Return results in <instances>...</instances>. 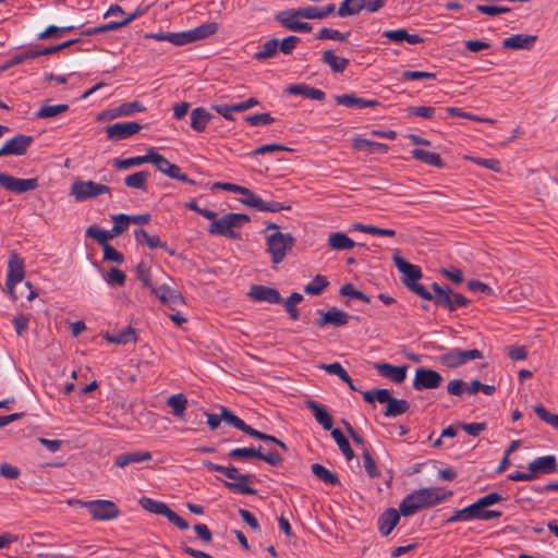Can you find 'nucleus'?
Wrapping results in <instances>:
<instances>
[{"instance_id":"e2e57ef3","label":"nucleus","mask_w":558,"mask_h":558,"mask_svg":"<svg viewBox=\"0 0 558 558\" xmlns=\"http://www.w3.org/2000/svg\"><path fill=\"white\" fill-rule=\"evenodd\" d=\"M244 120L252 126L267 125L275 122V118L268 112L246 116Z\"/></svg>"},{"instance_id":"5fc2aeb1","label":"nucleus","mask_w":558,"mask_h":558,"mask_svg":"<svg viewBox=\"0 0 558 558\" xmlns=\"http://www.w3.org/2000/svg\"><path fill=\"white\" fill-rule=\"evenodd\" d=\"M350 32L341 33L338 29L329 28V27H323L316 35V39L324 40V39H331L337 41H344L349 38Z\"/></svg>"},{"instance_id":"a18cd8bd","label":"nucleus","mask_w":558,"mask_h":558,"mask_svg":"<svg viewBox=\"0 0 558 558\" xmlns=\"http://www.w3.org/2000/svg\"><path fill=\"white\" fill-rule=\"evenodd\" d=\"M167 404L174 416L182 418L186 411L187 398L183 393L172 395L167 399Z\"/></svg>"},{"instance_id":"338daca9","label":"nucleus","mask_w":558,"mask_h":558,"mask_svg":"<svg viewBox=\"0 0 558 558\" xmlns=\"http://www.w3.org/2000/svg\"><path fill=\"white\" fill-rule=\"evenodd\" d=\"M408 112L410 116L433 119L435 117L436 108L430 106L409 107Z\"/></svg>"},{"instance_id":"f3484780","label":"nucleus","mask_w":558,"mask_h":558,"mask_svg":"<svg viewBox=\"0 0 558 558\" xmlns=\"http://www.w3.org/2000/svg\"><path fill=\"white\" fill-rule=\"evenodd\" d=\"M527 470L533 474V480L539 475L556 473L557 459L553 454L537 457L527 464Z\"/></svg>"},{"instance_id":"393cba45","label":"nucleus","mask_w":558,"mask_h":558,"mask_svg":"<svg viewBox=\"0 0 558 558\" xmlns=\"http://www.w3.org/2000/svg\"><path fill=\"white\" fill-rule=\"evenodd\" d=\"M151 294H155L161 303L170 304V305H180L184 304V299L182 294L170 287L162 284L159 288H151Z\"/></svg>"},{"instance_id":"423d86ee","label":"nucleus","mask_w":558,"mask_h":558,"mask_svg":"<svg viewBox=\"0 0 558 558\" xmlns=\"http://www.w3.org/2000/svg\"><path fill=\"white\" fill-rule=\"evenodd\" d=\"M78 504L88 509L92 519L95 521H109L120 515L118 506L111 500L96 499L90 501L73 500L70 505Z\"/></svg>"},{"instance_id":"09e8293b","label":"nucleus","mask_w":558,"mask_h":558,"mask_svg":"<svg viewBox=\"0 0 558 558\" xmlns=\"http://www.w3.org/2000/svg\"><path fill=\"white\" fill-rule=\"evenodd\" d=\"M439 363L447 368H457L462 365L459 348L449 350L438 356Z\"/></svg>"},{"instance_id":"f03ea898","label":"nucleus","mask_w":558,"mask_h":558,"mask_svg":"<svg viewBox=\"0 0 558 558\" xmlns=\"http://www.w3.org/2000/svg\"><path fill=\"white\" fill-rule=\"evenodd\" d=\"M218 31L216 22L204 23L193 29L179 33H147L146 39H155L158 41H169L175 46H184L194 41H198L215 35Z\"/></svg>"},{"instance_id":"6e6d98bb","label":"nucleus","mask_w":558,"mask_h":558,"mask_svg":"<svg viewBox=\"0 0 558 558\" xmlns=\"http://www.w3.org/2000/svg\"><path fill=\"white\" fill-rule=\"evenodd\" d=\"M86 236L96 240L104 247L108 244V240L112 238V234L97 226H90L86 230Z\"/></svg>"},{"instance_id":"603ef678","label":"nucleus","mask_w":558,"mask_h":558,"mask_svg":"<svg viewBox=\"0 0 558 558\" xmlns=\"http://www.w3.org/2000/svg\"><path fill=\"white\" fill-rule=\"evenodd\" d=\"M148 162V153L144 156H135L125 159H114L113 166L119 170H125L131 167L141 166Z\"/></svg>"},{"instance_id":"412c9836","label":"nucleus","mask_w":558,"mask_h":558,"mask_svg":"<svg viewBox=\"0 0 558 558\" xmlns=\"http://www.w3.org/2000/svg\"><path fill=\"white\" fill-rule=\"evenodd\" d=\"M153 458L149 451H128L114 457L113 465L124 469L131 464L147 462Z\"/></svg>"},{"instance_id":"49530a36","label":"nucleus","mask_w":558,"mask_h":558,"mask_svg":"<svg viewBox=\"0 0 558 558\" xmlns=\"http://www.w3.org/2000/svg\"><path fill=\"white\" fill-rule=\"evenodd\" d=\"M410 408V403L404 399L392 398L388 403L385 416L387 417H397L404 414Z\"/></svg>"},{"instance_id":"c03bdc74","label":"nucleus","mask_w":558,"mask_h":558,"mask_svg":"<svg viewBox=\"0 0 558 558\" xmlns=\"http://www.w3.org/2000/svg\"><path fill=\"white\" fill-rule=\"evenodd\" d=\"M69 110V105L59 104V105H48L44 104L35 113L38 119H48L57 117L61 113H64Z\"/></svg>"},{"instance_id":"72a5a7b5","label":"nucleus","mask_w":558,"mask_h":558,"mask_svg":"<svg viewBox=\"0 0 558 558\" xmlns=\"http://www.w3.org/2000/svg\"><path fill=\"white\" fill-rule=\"evenodd\" d=\"M353 147L368 154H386L389 149L387 144L373 142L366 138H355Z\"/></svg>"},{"instance_id":"c85d7f7f","label":"nucleus","mask_w":558,"mask_h":558,"mask_svg":"<svg viewBox=\"0 0 558 558\" xmlns=\"http://www.w3.org/2000/svg\"><path fill=\"white\" fill-rule=\"evenodd\" d=\"M383 36L395 43L407 41L410 45H417L424 39L417 34H409L405 28L384 31Z\"/></svg>"},{"instance_id":"2f4dec72","label":"nucleus","mask_w":558,"mask_h":558,"mask_svg":"<svg viewBox=\"0 0 558 558\" xmlns=\"http://www.w3.org/2000/svg\"><path fill=\"white\" fill-rule=\"evenodd\" d=\"M468 512H470V518L472 520H490L501 517L500 511L496 510H487L480 499H477L472 505L468 506Z\"/></svg>"},{"instance_id":"ddd939ff","label":"nucleus","mask_w":558,"mask_h":558,"mask_svg":"<svg viewBox=\"0 0 558 558\" xmlns=\"http://www.w3.org/2000/svg\"><path fill=\"white\" fill-rule=\"evenodd\" d=\"M24 275L25 268L23 259L20 258L17 254H12L8 262L5 286L13 299H16L14 288L17 283L23 281Z\"/></svg>"},{"instance_id":"7ed1b4c3","label":"nucleus","mask_w":558,"mask_h":558,"mask_svg":"<svg viewBox=\"0 0 558 558\" xmlns=\"http://www.w3.org/2000/svg\"><path fill=\"white\" fill-rule=\"evenodd\" d=\"M392 260L397 269L402 274L401 281L403 286L423 300H432V293L417 282L423 276L421 268L407 262L398 250L395 251Z\"/></svg>"},{"instance_id":"cd10ccee","label":"nucleus","mask_w":558,"mask_h":558,"mask_svg":"<svg viewBox=\"0 0 558 558\" xmlns=\"http://www.w3.org/2000/svg\"><path fill=\"white\" fill-rule=\"evenodd\" d=\"M104 338L109 343L128 344L137 341V333L136 330L131 325H129L120 331L113 333L106 332Z\"/></svg>"},{"instance_id":"79ce46f5","label":"nucleus","mask_w":558,"mask_h":558,"mask_svg":"<svg viewBox=\"0 0 558 558\" xmlns=\"http://www.w3.org/2000/svg\"><path fill=\"white\" fill-rule=\"evenodd\" d=\"M220 411L222 412V421H225L228 425L235 427L246 435L250 433L252 426L247 425L242 418L236 416L228 408L220 407Z\"/></svg>"},{"instance_id":"a19ab883","label":"nucleus","mask_w":558,"mask_h":558,"mask_svg":"<svg viewBox=\"0 0 558 558\" xmlns=\"http://www.w3.org/2000/svg\"><path fill=\"white\" fill-rule=\"evenodd\" d=\"M149 179V172L138 171L129 174L124 178V184L131 189H137L142 191L147 190V181Z\"/></svg>"},{"instance_id":"3c124183","label":"nucleus","mask_w":558,"mask_h":558,"mask_svg":"<svg viewBox=\"0 0 558 558\" xmlns=\"http://www.w3.org/2000/svg\"><path fill=\"white\" fill-rule=\"evenodd\" d=\"M260 454V447L254 448H234L228 452V457L233 460H240V459H258Z\"/></svg>"},{"instance_id":"20e7f679","label":"nucleus","mask_w":558,"mask_h":558,"mask_svg":"<svg viewBox=\"0 0 558 558\" xmlns=\"http://www.w3.org/2000/svg\"><path fill=\"white\" fill-rule=\"evenodd\" d=\"M250 216L242 213H228L209 225L208 232L213 235H222L232 240H241L236 229L250 222Z\"/></svg>"},{"instance_id":"13d9d810","label":"nucleus","mask_w":558,"mask_h":558,"mask_svg":"<svg viewBox=\"0 0 558 558\" xmlns=\"http://www.w3.org/2000/svg\"><path fill=\"white\" fill-rule=\"evenodd\" d=\"M362 458H363L364 469H365L366 473L368 474V476L372 478L379 477L380 472L378 471L376 462L373 459V457L367 448L363 449Z\"/></svg>"},{"instance_id":"58836bf2","label":"nucleus","mask_w":558,"mask_h":558,"mask_svg":"<svg viewBox=\"0 0 558 558\" xmlns=\"http://www.w3.org/2000/svg\"><path fill=\"white\" fill-rule=\"evenodd\" d=\"M364 10V0H343L337 11L340 17L357 15Z\"/></svg>"},{"instance_id":"4c0bfd02","label":"nucleus","mask_w":558,"mask_h":558,"mask_svg":"<svg viewBox=\"0 0 558 558\" xmlns=\"http://www.w3.org/2000/svg\"><path fill=\"white\" fill-rule=\"evenodd\" d=\"M144 110L145 107L137 100L124 102L111 110L110 118L114 119L118 117H128L134 114L135 112H143Z\"/></svg>"},{"instance_id":"680f3d73","label":"nucleus","mask_w":558,"mask_h":558,"mask_svg":"<svg viewBox=\"0 0 558 558\" xmlns=\"http://www.w3.org/2000/svg\"><path fill=\"white\" fill-rule=\"evenodd\" d=\"M113 221V228H112V235H118L123 233L130 225V216L125 214H119L116 216H112Z\"/></svg>"},{"instance_id":"1a4fd4ad","label":"nucleus","mask_w":558,"mask_h":558,"mask_svg":"<svg viewBox=\"0 0 558 558\" xmlns=\"http://www.w3.org/2000/svg\"><path fill=\"white\" fill-rule=\"evenodd\" d=\"M222 474L234 481L223 482L227 488L243 495H255L257 493L255 488L247 485L252 480L251 474L240 473L239 470L233 465L226 466Z\"/></svg>"},{"instance_id":"c9c22d12","label":"nucleus","mask_w":558,"mask_h":558,"mask_svg":"<svg viewBox=\"0 0 558 558\" xmlns=\"http://www.w3.org/2000/svg\"><path fill=\"white\" fill-rule=\"evenodd\" d=\"M279 50V39L270 38L266 40L260 49L254 53V59L257 61H264L267 59L275 58Z\"/></svg>"},{"instance_id":"4be33fe9","label":"nucleus","mask_w":558,"mask_h":558,"mask_svg":"<svg viewBox=\"0 0 558 558\" xmlns=\"http://www.w3.org/2000/svg\"><path fill=\"white\" fill-rule=\"evenodd\" d=\"M335 101L340 105L348 108H367V107H376L379 105V101L377 99H365L356 96L354 93L352 94H342V95H336Z\"/></svg>"},{"instance_id":"aec40b11","label":"nucleus","mask_w":558,"mask_h":558,"mask_svg":"<svg viewBox=\"0 0 558 558\" xmlns=\"http://www.w3.org/2000/svg\"><path fill=\"white\" fill-rule=\"evenodd\" d=\"M375 369L380 376L390 379L396 384H401L407 378L408 365L396 366L389 363H376Z\"/></svg>"},{"instance_id":"864d4df0","label":"nucleus","mask_w":558,"mask_h":558,"mask_svg":"<svg viewBox=\"0 0 558 558\" xmlns=\"http://www.w3.org/2000/svg\"><path fill=\"white\" fill-rule=\"evenodd\" d=\"M148 162H151L163 174L168 173V168L172 165L167 158L157 153L155 148L148 149Z\"/></svg>"},{"instance_id":"dca6fc26","label":"nucleus","mask_w":558,"mask_h":558,"mask_svg":"<svg viewBox=\"0 0 558 558\" xmlns=\"http://www.w3.org/2000/svg\"><path fill=\"white\" fill-rule=\"evenodd\" d=\"M317 314H319L320 317L316 320V325L320 328L325 326L339 328L345 326L351 318L349 313L338 310L335 306L326 312L318 310Z\"/></svg>"},{"instance_id":"f257e3e1","label":"nucleus","mask_w":558,"mask_h":558,"mask_svg":"<svg viewBox=\"0 0 558 558\" xmlns=\"http://www.w3.org/2000/svg\"><path fill=\"white\" fill-rule=\"evenodd\" d=\"M452 496L451 490L440 487H426L407 495L399 505V511L403 517L415 514L421 509L436 506Z\"/></svg>"},{"instance_id":"7c9ffc66","label":"nucleus","mask_w":558,"mask_h":558,"mask_svg":"<svg viewBox=\"0 0 558 558\" xmlns=\"http://www.w3.org/2000/svg\"><path fill=\"white\" fill-rule=\"evenodd\" d=\"M214 116L204 107H197L191 112V128L201 133L206 130L208 122Z\"/></svg>"},{"instance_id":"de8ad7c7","label":"nucleus","mask_w":558,"mask_h":558,"mask_svg":"<svg viewBox=\"0 0 558 558\" xmlns=\"http://www.w3.org/2000/svg\"><path fill=\"white\" fill-rule=\"evenodd\" d=\"M329 282L323 275H316L311 282L304 287V292L308 295H319Z\"/></svg>"},{"instance_id":"052dcab7","label":"nucleus","mask_w":558,"mask_h":558,"mask_svg":"<svg viewBox=\"0 0 558 558\" xmlns=\"http://www.w3.org/2000/svg\"><path fill=\"white\" fill-rule=\"evenodd\" d=\"M241 190L243 192H239V194L244 196L241 202L244 205L258 210L259 206L263 205V199L245 186H241Z\"/></svg>"},{"instance_id":"4d7b16f0","label":"nucleus","mask_w":558,"mask_h":558,"mask_svg":"<svg viewBox=\"0 0 558 558\" xmlns=\"http://www.w3.org/2000/svg\"><path fill=\"white\" fill-rule=\"evenodd\" d=\"M339 293L343 296H350V298H353V299H357L364 303H369L371 302V299L368 295H366L365 293H363L362 291L360 290H356L354 288V286L350 282L348 283H344L340 287V290H339Z\"/></svg>"},{"instance_id":"6ab92c4d","label":"nucleus","mask_w":558,"mask_h":558,"mask_svg":"<svg viewBox=\"0 0 558 558\" xmlns=\"http://www.w3.org/2000/svg\"><path fill=\"white\" fill-rule=\"evenodd\" d=\"M248 296L256 302H267L270 304H278L282 301V298L277 289L254 284L248 291Z\"/></svg>"},{"instance_id":"a211bd4d","label":"nucleus","mask_w":558,"mask_h":558,"mask_svg":"<svg viewBox=\"0 0 558 558\" xmlns=\"http://www.w3.org/2000/svg\"><path fill=\"white\" fill-rule=\"evenodd\" d=\"M33 143V137L24 134H16L11 140H9L1 148H0V157L16 155H24L27 148Z\"/></svg>"},{"instance_id":"f8f14e48","label":"nucleus","mask_w":558,"mask_h":558,"mask_svg":"<svg viewBox=\"0 0 558 558\" xmlns=\"http://www.w3.org/2000/svg\"><path fill=\"white\" fill-rule=\"evenodd\" d=\"M142 129V124L135 121L117 122L105 128L107 140L114 142L126 140Z\"/></svg>"},{"instance_id":"0eeeda50","label":"nucleus","mask_w":558,"mask_h":558,"mask_svg":"<svg viewBox=\"0 0 558 558\" xmlns=\"http://www.w3.org/2000/svg\"><path fill=\"white\" fill-rule=\"evenodd\" d=\"M267 252L271 256L274 265H278L283 260L287 253L292 250L294 245V238L290 233H282L276 231L266 239Z\"/></svg>"},{"instance_id":"69168bd1","label":"nucleus","mask_w":558,"mask_h":558,"mask_svg":"<svg viewBox=\"0 0 558 558\" xmlns=\"http://www.w3.org/2000/svg\"><path fill=\"white\" fill-rule=\"evenodd\" d=\"M301 43V38L294 35L288 36L279 41V50L283 54H291L296 46Z\"/></svg>"},{"instance_id":"2eb2a0df","label":"nucleus","mask_w":558,"mask_h":558,"mask_svg":"<svg viewBox=\"0 0 558 558\" xmlns=\"http://www.w3.org/2000/svg\"><path fill=\"white\" fill-rule=\"evenodd\" d=\"M38 185L37 178L19 179L8 173H0V186L17 194L33 191Z\"/></svg>"},{"instance_id":"9b49d317","label":"nucleus","mask_w":558,"mask_h":558,"mask_svg":"<svg viewBox=\"0 0 558 558\" xmlns=\"http://www.w3.org/2000/svg\"><path fill=\"white\" fill-rule=\"evenodd\" d=\"M299 9L295 10H283L275 15V20L278 21L286 29L291 32L310 33L313 27L307 22H301V15H298Z\"/></svg>"},{"instance_id":"39448f33","label":"nucleus","mask_w":558,"mask_h":558,"mask_svg":"<svg viewBox=\"0 0 558 558\" xmlns=\"http://www.w3.org/2000/svg\"><path fill=\"white\" fill-rule=\"evenodd\" d=\"M434 290V294H432V300L437 306L448 310L449 312H453L460 307H465L469 304V300L464 298L461 293L453 292L448 286H439L437 282H434L432 286Z\"/></svg>"},{"instance_id":"473e14b6","label":"nucleus","mask_w":558,"mask_h":558,"mask_svg":"<svg viewBox=\"0 0 558 558\" xmlns=\"http://www.w3.org/2000/svg\"><path fill=\"white\" fill-rule=\"evenodd\" d=\"M328 246L336 251H348L355 246V242L344 232H331L327 239Z\"/></svg>"},{"instance_id":"0e129e2a","label":"nucleus","mask_w":558,"mask_h":558,"mask_svg":"<svg viewBox=\"0 0 558 558\" xmlns=\"http://www.w3.org/2000/svg\"><path fill=\"white\" fill-rule=\"evenodd\" d=\"M534 412L536 415L545 423L551 425L553 427L558 428V415L548 412L542 404H536L534 407Z\"/></svg>"},{"instance_id":"b1692460","label":"nucleus","mask_w":558,"mask_h":558,"mask_svg":"<svg viewBox=\"0 0 558 558\" xmlns=\"http://www.w3.org/2000/svg\"><path fill=\"white\" fill-rule=\"evenodd\" d=\"M305 407L308 409L318 424L323 426L325 430H332L333 420L332 416L327 412L324 405L319 404L314 400H306Z\"/></svg>"},{"instance_id":"f704fd0d","label":"nucleus","mask_w":558,"mask_h":558,"mask_svg":"<svg viewBox=\"0 0 558 558\" xmlns=\"http://www.w3.org/2000/svg\"><path fill=\"white\" fill-rule=\"evenodd\" d=\"M411 155L414 159L420 160L426 165L434 166L437 168L444 167V161L439 154L424 150L421 148H415L411 151Z\"/></svg>"},{"instance_id":"bb28decb","label":"nucleus","mask_w":558,"mask_h":558,"mask_svg":"<svg viewBox=\"0 0 558 558\" xmlns=\"http://www.w3.org/2000/svg\"><path fill=\"white\" fill-rule=\"evenodd\" d=\"M287 92L290 95H300L304 98L319 101H323L326 98L325 92L303 83L288 86Z\"/></svg>"},{"instance_id":"ea45409f","label":"nucleus","mask_w":558,"mask_h":558,"mask_svg":"<svg viewBox=\"0 0 558 558\" xmlns=\"http://www.w3.org/2000/svg\"><path fill=\"white\" fill-rule=\"evenodd\" d=\"M134 236L137 243L146 244L149 248H167L166 243L158 235H150L144 229L135 230Z\"/></svg>"},{"instance_id":"6e6552de","label":"nucleus","mask_w":558,"mask_h":558,"mask_svg":"<svg viewBox=\"0 0 558 558\" xmlns=\"http://www.w3.org/2000/svg\"><path fill=\"white\" fill-rule=\"evenodd\" d=\"M140 505L144 510L150 513L166 517L169 522L174 524L180 530H187L190 527V524L186 520L181 518L178 513L171 510L167 504L162 501H158L149 497H142L140 499Z\"/></svg>"},{"instance_id":"a878e982","label":"nucleus","mask_w":558,"mask_h":558,"mask_svg":"<svg viewBox=\"0 0 558 558\" xmlns=\"http://www.w3.org/2000/svg\"><path fill=\"white\" fill-rule=\"evenodd\" d=\"M536 36L534 35H526V34H515L510 37H507L502 41V47L505 49H531L535 41Z\"/></svg>"},{"instance_id":"5701e85b","label":"nucleus","mask_w":558,"mask_h":558,"mask_svg":"<svg viewBox=\"0 0 558 558\" xmlns=\"http://www.w3.org/2000/svg\"><path fill=\"white\" fill-rule=\"evenodd\" d=\"M400 511L389 508L377 520L378 531L381 536H388L400 521Z\"/></svg>"},{"instance_id":"37998d69","label":"nucleus","mask_w":558,"mask_h":558,"mask_svg":"<svg viewBox=\"0 0 558 558\" xmlns=\"http://www.w3.org/2000/svg\"><path fill=\"white\" fill-rule=\"evenodd\" d=\"M331 436H332L333 440L336 441L339 450L345 457V459L348 461H351L355 457V454L350 446L349 440L345 438L343 433L338 428H333L331 430Z\"/></svg>"},{"instance_id":"c756f323","label":"nucleus","mask_w":558,"mask_h":558,"mask_svg":"<svg viewBox=\"0 0 558 558\" xmlns=\"http://www.w3.org/2000/svg\"><path fill=\"white\" fill-rule=\"evenodd\" d=\"M320 61L335 73H342L350 63L349 59L337 56L331 49L323 52Z\"/></svg>"},{"instance_id":"774afa93","label":"nucleus","mask_w":558,"mask_h":558,"mask_svg":"<svg viewBox=\"0 0 558 558\" xmlns=\"http://www.w3.org/2000/svg\"><path fill=\"white\" fill-rule=\"evenodd\" d=\"M125 274L116 267L111 268L105 276V280L108 284H117L120 287L125 283Z\"/></svg>"},{"instance_id":"4468645a","label":"nucleus","mask_w":558,"mask_h":558,"mask_svg":"<svg viewBox=\"0 0 558 558\" xmlns=\"http://www.w3.org/2000/svg\"><path fill=\"white\" fill-rule=\"evenodd\" d=\"M441 375L430 368L420 367L415 371V376L413 379V389L421 391L425 389H436L442 383Z\"/></svg>"},{"instance_id":"e433bc0d","label":"nucleus","mask_w":558,"mask_h":558,"mask_svg":"<svg viewBox=\"0 0 558 558\" xmlns=\"http://www.w3.org/2000/svg\"><path fill=\"white\" fill-rule=\"evenodd\" d=\"M311 470L315 476L327 485L336 486L340 484L339 476L319 463L312 464Z\"/></svg>"},{"instance_id":"9d476101","label":"nucleus","mask_w":558,"mask_h":558,"mask_svg":"<svg viewBox=\"0 0 558 558\" xmlns=\"http://www.w3.org/2000/svg\"><path fill=\"white\" fill-rule=\"evenodd\" d=\"M108 193H110V187L108 185L90 180L75 181L71 186V195H73L78 202Z\"/></svg>"},{"instance_id":"8fccbe9b","label":"nucleus","mask_w":558,"mask_h":558,"mask_svg":"<svg viewBox=\"0 0 558 558\" xmlns=\"http://www.w3.org/2000/svg\"><path fill=\"white\" fill-rule=\"evenodd\" d=\"M303 301V295L299 292H293L291 295L284 301V310L289 314V317L292 320H298L300 317V312L296 308V304Z\"/></svg>"},{"instance_id":"bf43d9fd","label":"nucleus","mask_w":558,"mask_h":558,"mask_svg":"<svg viewBox=\"0 0 558 558\" xmlns=\"http://www.w3.org/2000/svg\"><path fill=\"white\" fill-rule=\"evenodd\" d=\"M319 367L331 375L338 376L342 381L350 383V375L339 362L322 364Z\"/></svg>"}]
</instances>
